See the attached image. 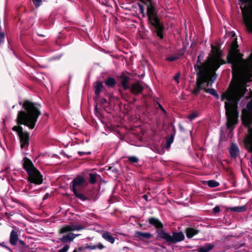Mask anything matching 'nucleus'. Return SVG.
<instances>
[{
  "label": "nucleus",
  "mask_w": 252,
  "mask_h": 252,
  "mask_svg": "<svg viewBox=\"0 0 252 252\" xmlns=\"http://www.w3.org/2000/svg\"><path fill=\"white\" fill-rule=\"evenodd\" d=\"M140 0L147 6V15L149 28L155 36L162 39L163 38L164 27L157 15L156 9L152 3V0H146V1Z\"/></svg>",
  "instance_id": "20e7f679"
},
{
  "label": "nucleus",
  "mask_w": 252,
  "mask_h": 252,
  "mask_svg": "<svg viewBox=\"0 0 252 252\" xmlns=\"http://www.w3.org/2000/svg\"><path fill=\"white\" fill-rule=\"evenodd\" d=\"M38 35L39 36H41V37H44L45 36L43 34H39V33H37Z\"/></svg>",
  "instance_id": "de8ad7c7"
},
{
  "label": "nucleus",
  "mask_w": 252,
  "mask_h": 252,
  "mask_svg": "<svg viewBox=\"0 0 252 252\" xmlns=\"http://www.w3.org/2000/svg\"><path fill=\"white\" fill-rule=\"evenodd\" d=\"M127 158L128 160L132 163H137L139 161V159L134 156L128 157Z\"/></svg>",
  "instance_id": "c85d7f7f"
},
{
  "label": "nucleus",
  "mask_w": 252,
  "mask_h": 252,
  "mask_svg": "<svg viewBox=\"0 0 252 252\" xmlns=\"http://www.w3.org/2000/svg\"><path fill=\"white\" fill-rule=\"evenodd\" d=\"M93 88L95 95L94 100L96 101L100 98V94L104 89V86L102 82L97 80L93 83Z\"/></svg>",
  "instance_id": "1a4fd4ad"
},
{
  "label": "nucleus",
  "mask_w": 252,
  "mask_h": 252,
  "mask_svg": "<svg viewBox=\"0 0 252 252\" xmlns=\"http://www.w3.org/2000/svg\"><path fill=\"white\" fill-rule=\"evenodd\" d=\"M19 240L18 232L16 230H12L10 234L9 242L12 246L17 245Z\"/></svg>",
  "instance_id": "dca6fc26"
},
{
  "label": "nucleus",
  "mask_w": 252,
  "mask_h": 252,
  "mask_svg": "<svg viewBox=\"0 0 252 252\" xmlns=\"http://www.w3.org/2000/svg\"><path fill=\"white\" fill-rule=\"evenodd\" d=\"M139 7L140 11V13L143 14V16L145 17L144 8L142 4H139Z\"/></svg>",
  "instance_id": "72a5a7b5"
},
{
  "label": "nucleus",
  "mask_w": 252,
  "mask_h": 252,
  "mask_svg": "<svg viewBox=\"0 0 252 252\" xmlns=\"http://www.w3.org/2000/svg\"><path fill=\"white\" fill-rule=\"evenodd\" d=\"M117 78L119 82V87H122L124 90H127L130 88L129 85L130 78L128 76L126 75L124 72H122L119 76H117Z\"/></svg>",
  "instance_id": "0eeeda50"
},
{
  "label": "nucleus",
  "mask_w": 252,
  "mask_h": 252,
  "mask_svg": "<svg viewBox=\"0 0 252 252\" xmlns=\"http://www.w3.org/2000/svg\"><path fill=\"white\" fill-rule=\"evenodd\" d=\"M49 196V194L47 193L43 197V200L47 199Z\"/></svg>",
  "instance_id": "79ce46f5"
},
{
  "label": "nucleus",
  "mask_w": 252,
  "mask_h": 252,
  "mask_svg": "<svg viewBox=\"0 0 252 252\" xmlns=\"http://www.w3.org/2000/svg\"><path fill=\"white\" fill-rule=\"evenodd\" d=\"M179 127H180V129L181 130H183V126L181 125H179Z\"/></svg>",
  "instance_id": "49530a36"
},
{
  "label": "nucleus",
  "mask_w": 252,
  "mask_h": 252,
  "mask_svg": "<svg viewBox=\"0 0 252 252\" xmlns=\"http://www.w3.org/2000/svg\"><path fill=\"white\" fill-rule=\"evenodd\" d=\"M0 246L4 248L6 245H5V243L3 242L2 243H0Z\"/></svg>",
  "instance_id": "37998d69"
},
{
  "label": "nucleus",
  "mask_w": 252,
  "mask_h": 252,
  "mask_svg": "<svg viewBox=\"0 0 252 252\" xmlns=\"http://www.w3.org/2000/svg\"><path fill=\"white\" fill-rule=\"evenodd\" d=\"M84 228L85 226L83 225H65L60 229L59 233L60 234H63L75 230H81Z\"/></svg>",
  "instance_id": "6e6552de"
},
{
  "label": "nucleus",
  "mask_w": 252,
  "mask_h": 252,
  "mask_svg": "<svg viewBox=\"0 0 252 252\" xmlns=\"http://www.w3.org/2000/svg\"><path fill=\"white\" fill-rule=\"evenodd\" d=\"M135 236L141 240L145 239H150L152 237V235L148 232H143L140 231H136Z\"/></svg>",
  "instance_id": "a211bd4d"
},
{
  "label": "nucleus",
  "mask_w": 252,
  "mask_h": 252,
  "mask_svg": "<svg viewBox=\"0 0 252 252\" xmlns=\"http://www.w3.org/2000/svg\"><path fill=\"white\" fill-rule=\"evenodd\" d=\"M199 112L197 111H193L189 115L188 118L189 120V121H191L195 119L196 117H197L199 116Z\"/></svg>",
  "instance_id": "a878e982"
},
{
  "label": "nucleus",
  "mask_w": 252,
  "mask_h": 252,
  "mask_svg": "<svg viewBox=\"0 0 252 252\" xmlns=\"http://www.w3.org/2000/svg\"><path fill=\"white\" fill-rule=\"evenodd\" d=\"M100 103L101 105H104L105 104L108 103V101L106 99L104 98H101L100 100Z\"/></svg>",
  "instance_id": "f704fd0d"
},
{
  "label": "nucleus",
  "mask_w": 252,
  "mask_h": 252,
  "mask_svg": "<svg viewBox=\"0 0 252 252\" xmlns=\"http://www.w3.org/2000/svg\"><path fill=\"white\" fill-rule=\"evenodd\" d=\"M18 242H19V243L22 246V248H24L25 247L26 244L24 241L19 239Z\"/></svg>",
  "instance_id": "e433bc0d"
},
{
  "label": "nucleus",
  "mask_w": 252,
  "mask_h": 252,
  "mask_svg": "<svg viewBox=\"0 0 252 252\" xmlns=\"http://www.w3.org/2000/svg\"><path fill=\"white\" fill-rule=\"evenodd\" d=\"M243 23L247 30L252 33V0H239ZM236 38L234 39L227 56V62L231 63L233 79L235 82L221 95L224 101L226 115H238L237 103L246 91L245 84L252 80V53L247 60L237 50Z\"/></svg>",
  "instance_id": "f257e3e1"
},
{
  "label": "nucleus",
  "mask_w": 252,
  "mask_h": 252,
  "mask_svg": "<svg viewBox=\"0 0 252 252\" xmlns=\"http://www.w3.org/2000/svg\"><path fill=\"white\" fill-rule=\"evenodd\" d=\"M158 236L163 240L170 243H173V235H170L167 233H166L162 229H158L156 231Z\"/></svg>",
  "instance_id": "f8f14e48"
},
{
  "label": "nucleus",
  "mask_w": 252,
  "mask_h": 252,
  "mask_svg": "<svg viewBox=\"0 0 252 252\" xmlns=\"http://www.w3.org/2000/svg\"><path fill=\"white\" fill-rule=\"evenodd\" d=\"M85 182L84 178L81 176H78L76 178H74L71 182L72 189L71 190L73 191L75 195L79 192L77 191L76 187L80 186L83 184Z\"/></svg>",
  "instance_id": "9d476101"
},
{
  "label": "nucleus",
  "mask_w": 252,
  "mask_h": 252,
  "mask_svg": "<svg viewBox=\"0 0 252 252\" xmlns=\"http://www.w3.org/2000/svg\"><path fill=\"white\" fill-rule=\"evenodd\" d=\"M78 153L80 156H83L84 155H89L91 154V152H84L79 151L78 152Z\"/></svg>",
  "instance_id": "473e14b6"
},
{
  "label": "nucleus",
  "mask_w": 252,
  "mask_h": 252,
  "mask_svg": "<svg viewBox=\"0 0 252 252\" xmlns=\"http://www.w3.org/2000/svg\"><path fill=\"white\" fill-rule=\"evenodd\" d=\"M208 185L211 188L217 187L219 186V183L214 180H209L207 182Z\"/></svg>",
  "instance_id": "bb28decb"
},
{
  "label": "nucleus",
  "mask_w": 252,
  "mask_h": 252,
  "mask_svg": "<svg viewBox=\"0 0 252 252\" xmlns=\"http://www.w3.org/2000/svg\"><path fill=\"white\" fill-rule=\"evenodd\" d=\"M70 246L68 244H65L63 247L59 250L58 252H67Z\"/></svg>",
  "instance_id": "c756f323"
},
{
  "label": "nucleus",
  "mask_w": 252,
  "mask_h": 252,
  "mask_svg": "<svg viewBox=\"0 0 252 252\" xmlns=\"http://www.w3.org/2000/svg\"><path fill=\"white\" fill-rule=\"evenodd\" d=\"M173 142V134H171L170 137L167 139L165 144L163 146L164 148L167 150L169 149L170 148L171 144Z\"/></svg>",
  "instance_id": "b1692460"
},
{
  "label": "nucleus",
  "mask_w": 252,
  "mask_h": 252,
  "mask_svg": "<svg viewBox=\"0 0 252 252\" xmlns=\"http://www.w3.org/2000/svg\"><path fill=\"white\" fill-rule=\"evenodd\" d=\"M33 4L35 7H38L40 5V4L42 2V0H32Z\"/></svg>",
  "instance_id": "7c9ffc66"
},
{
  "label": "nucleus",
  "mask_w": 252,
  "mask_h": 252,
  "mask_svg": "<svg viewBox=\"0 0 252 252\" xmlns=\"http://www.w3.org/2000/svg\"><path fill=\"white\" fill-rule=\"evenodd\" d=\"M128 249V248L126 247H124V249Z\"/></svg>",
  "instance_id": "09e8293b"
},
{
  "label": "nucleus",
  "mask_w": 252,
  "mask_h": 252,
  "mask_svg": "<svg viewBox=\"0 0 252 252\" xmlns=\"http://www.w3.org/2000/svg\"><path fill=\"white\" fill-rule=\"evenodd\" d=\"M24 110L19 111L16 119V126L12 128V130L17 133L20 139L21 149L28 150L30 144V132L24 131L21 126L24 125L30 129H33L41 114L40 105L29 99L25 100L23 102L20 101Z\"/></svg>",
  "instance_id": "7ed1b4c3"
},
{
  "label": "nucleus",
  "mask_w": 252,
  "mask_h": 252,
  "mask_svg": "<svg viewBox=\"0 0 252 252\" xmlns=\"http://www.w3.org/2000/svg\"><path fill=\"white\" fill-rule=\"evenodd\" d=\"M247 207L245 205L241 206H236L234 207L228 208L227 210L229 211H233L236 212H242L246 210Z\"/></svg>",
  "instance_id": "412c9836"
},
{
  "label": "nucleus",
  "mask_w": 252,
  "mask_h": 252,
  "mask_svg": "<svg viewBox=\"0 0 252 252\" xmlns=\"http://www.w3.org/2000/svg\"><path fill=\"white\" fill-rule=\"evenodd\" d=\"M148 194H144L142 196L143 198L146 201H149L151 200V199H148Z\"/></svg>",
  "instance_id": "4c0bfd02"
},
{
  "label": "nucleus",
  "mask_w": 252,
  "mask_h": 252,
  "mask_svg": "<svg viewBox=\"0 0 252 252\" xmlns=\"http://www.w3.org/2000/svg\"><path fill=\"white\" fill-rule=\"evenodd\" d=\"M5 34L3 33H0V45L3 43L4 40Z\"/></svg>",
  "instance_id": "2f4dec72"
},
{
  "label": "nucleus",
  "mask_w": 252,
  "mask_h": 252,
  "mask_svg": "<svg viewBox=\"0 0 252 252\" xmlns=\"http://www.w3.org/2000/svg\"><path fill=\"white\" fill-rule=\"evenodd\" d=\"M166 60L170 62H173V56H171L170 57L166 58Z\"/></svg>",
  "instance_id": "58836bf2"
},
{
  "label": "nucleus",
  "mask_w": 252,
  "mask_h": 252,
  "mask_svg": "<svg viewBox=\"0 0 252 252\" xmlns=\"http://www.w3.org/2000/svg\"><path fill=\"white\" fill-rule=\"evenodd\" d=\"M104 83L108 88H114L117 84V82L114 78L109 76L105 80Z\"/></svg>",
  "instance_id": "6ab92c4d"
},
{
  "label": "nucleus",
  "mask_w": 252,
  "mask_h": 252,
  "mask_svg": "<svg viewBox=\"0 0 252 252\" xmlns=\"http://www.w3.org/2000/svg\"><path fill=\"white\" fill-rule=\"evenodd\" d=\"M4 248H5L7 250H8L10 252H13V251L12 250V249L7 246H5Z\"/></svg>",
  "instance_id": "a19ab883"
},
{
  "label": "nucleus",
  "mask_w": 252,
  "mask_h": 252,
  "mask_svg": "<svg viewBox=\"0 0 252 252\" xmlns=\"http://www.w3.org/2000/svg\"><path fill=\"white\" fill-rule=\"evenodd\" d=\"M107 170H111L117 174H119V170H118V168L116 167L115 164H114L112 166H109Z\"/></svg>",
  "instance_id": "cd10ccee"
},
{
  "label": "nucleus",
  "mask_w": 252,
  "mask_h": 252,
  "mask_svg": "<svg viewBox=\"0 0 252 252\" xmlns=\"http://www.w3.org/2000/svg\"><path fill=\"white\" fill-rule=\"evenodd\" d=\"M99 190L94 188L87 189L83 193L78 192L75 196L83 201L93 200L96 201L98 198Z\"/></svg>",
  "instance_id": "39448f33"
},
{
  "label": "nucleus",
  "mask_w": 252,
  "mask_h": 252,
  "mask_svg": "<svg viewBox=\"0 0 252 252\" xmlns=\"http://www.w3.org/2000/svg\"><path fill=\"white\" fill-rule=\"evenodd\" d=\"M89 177H90L89 181H90V183L92 184H94L96 182V177L97 176H99V175L96 173H90L89 174Z\"/></svg>",
  "instance_id": "393cba45"
},
{
  "label": "nucleus",
  "mask_w": 252,
  "mask_h": 252,
  "mask_svg": "<svg viewBox=\"0 0 252 252\" xmlns=\"http://www.w3.org/2000/svg\"><path fill=\"white\" fill-rule=\"evenodd\" d=\"M198 233V231L192 228L187 229V236L188 238H192L193 236Z\"/></svg>",
  "instance_id": "5701e85b"
},
{
  "label": "nucleus",
  "mask_w": 252,
  "mask_h": 252,
  "mask_svg": "<svg viewBox=\"0 0 252 252\" xmlns=\"http://www.w3.org/2000/svg\"><path fill=\"white\" fill-rule=\"evenodd\" d=\"M102 237L105 240L111 244H114L115 242V238L113 237L108 232H104L102 235Z\"/></svg>",
  "instance_id": "aec40b11"
},
{
  "label": "nucleus",
  "mask_w": 252,
  "mask_h": 252,
  "mask_svg": "<svg viewBox=\"0 0 252 252\" xmlns=\"http://www.w3.org/2000/svg\"><path fill=\"white\" fill-rule=\"evenodd\" d=\"M129 89L132 94L138 95L142 93L144 88L139 82H137L132 84Z\"/></svg>",
  "instance_id": "9b49d317"
},
{
  "label": "nucleus",
  "mask_w": 252,
  "mask_h": 252,
  "mask_svg": "<svg viewBox=\"0 0 252 252\" xmlns=\"http://www.w3.org/2000/svg\"><path fill=\"white\" fill-rule=\"evenodd\" d=\"M174 81H176L177 83H178V77H177L174 76Z\"/></svg>",
  "instance_id": "a18cd8bd"
},
{
  "label": "nucleus",
  "mask_w": 252,
  "mask_h": 252,
  "mask_svg": "<svg viewBox=\"0 0 252 252\" xmlns=\"http://www.w3.org/2000/svg\"><path fill=\"white\" fill-rule=\"evenodd\" d=\"M79 235V234H75L73 233H68L65 235L63 236L62 238H60L61 241L63 243L67 242L70 243Z\"/></svg>",
  "instance_id": "2eb2a0df"
},
{
  "label": "nucleus",
  "mask_w": 252,
  "mask_h": 252,
  "mask_svg": "<svg viewBox=\"0 0 252 252\" xmlns=\"http://www.w3.org/2000/svg\"><path fill=\"white\" fill-rule=\"evenodd\" d=\"M158 107L160 108V109H161L162 111H163V112H165V109L163 108V107L161 106V105L160 103H158Z\"/></svg>",
  "instance_id": "ea45409f"
},
{
  "label": "nucleus",
  "mask_w": 252,
  "mask_h": 252,
  "mask_svg": "<svg viewBox=\"0 0 252 252\" xmlns=\"http://www.w3.org/2000/svg\"><path fill=\"white\" fill-rule=\"evenodd\" d=\"M94 110L96 112H97V104L95 105Z\"/></svg>",
  "instance_id": "c03bdc74"
},
{
  "label": "nucleus",
  "mask_w": 252,
  "mask_h": 252,
  "mask_svg": "<svg viewBox=\"0 0 252 252\" xmlns=\"http://www.w3.org/2000/svg\"><path fill=\"white\" fill-rule=\"evenodd\" d=\"M229 153L232 158H236L239 154L238 146L234 143H232L229 148Z\"/></svg>",
  "instance_id": "f3484780"
},
{
  "label": "nucleus",
  "mask_w": 252,
  "mask_h": 252,
  "mask_svg": "<svg viewBox=\"0 0 252 252\" xmlns=\"http://www.w3.org/2000/svg\"><path fill=\"white\" fill-rule=\"evenodd\" d=\"M23 167L27 171V173L35 169L32 160L27 157L23 158Z\"/></svg>",
  "instance_id": "ddd939ff"
},
{
  "label": "nucleus",
  "mask_w": 252,
  "mask_h": 252,
  "mask_svg": "<svg viewBox=\"0 0 252 252\" xmlns=\"http://www.w3.org/2000/svg\"><path fill=\"white\" fill-rule=\"evenodd\" d=\"M185 238L183 232L174 233V243L183 241Z\"/></svg>",
  "instance_id": "4be33fe9"
},
{
  "label": "nucleus",
  "mask_w": 252,
  "mask_h": 252,
  "mask_svg": "<svg viewBox=\"0 0 252 252\" xmlns=\"http://www.w3.org/2000/svg\"><path fill=\"white\" fill-rule=\"evenodd\" d=\"M149 223L156 227L158 229H161L163 227V225L161 221L155 217H150L148 219Z\"/></svg>",
  "instance_id": "4468645a"
},
{
  "label": "nucleus",
  "mask_w": 252,
  "mask_h": 252,
  "mask_svg": "<svg viewBox=\"0 0 252 252\" xmlns=\"http://www.w3.org/2000/svg\"><path fill=\"white\" fill-rule=\"evenodd\" d=\"M27 174L29 176L28 181L31 183L36 185H40L42 183V175L36 168L33 169Z\"/></svg>",
  "instance_id": "423d86ee"
},
{
  "label": "nucleus",
  "mask_w": 252,
  "mask_h": 252,
  "mask_svg": "<svg viewBox=\"0 0 252 252\" xmlns=\"http://www.w3.org/2000/svg\"><path fill=\"white\" fill-rule=\"evenodd\" d=\"M220 211V207L219 206H216L214 209H213V213H219Z\"/></svg>",
  "instance_id": "c9c22d12"
},
{
  "label": "nucleus",
  "mask_w": 252,
  "mask_h": 252,
  "mask_svg": "<svg viewBox=\"0 0 252 252\" xmlns=\"http://www.w3.org/2000/svg\"><path fill=\"white\" fill-rule=\"evenodd\" d=\"M212 55L208 58L207 61L201 64L200 61L204 57V55L200 54L198 56V60L194 65L197 73V87L194 89L193 93L197 94L200 90H204L206 92L216 96L217 94L215 89L209 87L217 78L216 70L219 68L220 65L224 63L221 59V54L218 47L211 45Z\"/></svg>",
  "instance_id": "f03ea898"
}]
</instances>
